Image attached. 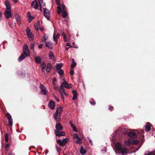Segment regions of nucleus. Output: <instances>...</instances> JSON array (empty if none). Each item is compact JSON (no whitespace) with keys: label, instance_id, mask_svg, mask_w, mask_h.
I'll return each instance as SVG.
<instances>
[{"label":"nucleus","instance_id":"f257e3e1","mask_svg":"<svg viewBox=\"0 0 155 155\" xmlns=\"http://www.w3.org/2000/svg\"><path fill=\"white\" fill-rule=\"evenodd\" d=\"M115 152L117 154L121 153L122 155H125L133 152H130L125 147H121V143L118 142L115 146Z\"/></svg>","mask_w":155,"mask_h":155},{"label":"nucleus","instance_id":"f03ea898","mask_svg":"<svg viewBox=\"0 0 155 155\" xmlns=\"http://www.w3.org/2000/svg\"><path fill=\"white\" fill-rule=\"evenodd\" d=\"M125 143L126 145H129L130 144H137L138 143V141L137 140L129 139Z\"/></svg>","mask_w":155,"mask_h":155},{"label":"nucleus","instance_id":"7ed1b4c3","mask_svg":"<svg viewBox=\"0 0 155 155\" xmlns=\"http://www.w3.org/2000/svg\"><path fill=\"white\" fill-rule=\"evenodd\" d=\"M27 35L30 40L33 41L34 39V36L30 29L27 27L26 30Z\"/></svg>","mask_w":155,"mask_h":155},{"label":"nucleus","instance_id":"20e7f679","mask_svg":"<svg viewBox=\"0 0 155 155\" xmlns=\"http://www.w3.org/2000/svg\"><path fill=\"white\" fill-rule=\"evenodd\" d=\"M73 137L74 138V140L75 142L81 144L82 143V141L79 137L78 136L77 134H73Z\"/></svg>","mask_w":155,"mask_h":155},{"label":"nucleus","instance_id":"39448f33","mask_svg":"<svg viewBox=\"0 0 155 155\" xmlns=\"http://www.w3.org/2000/svg\"><path fill=\"white\" fill-rule=\"evenodd\" d=\"M23 53L24 54L28 56L30 55V53L28 49V45H24L23 47Z\"/></svg>","mask_w":155,"mask_h":155},{"label":"nucleus","instance_id":"423d86ee","mask_svg":"<svg viewBox=\"0 0 155 155\" xmlns=\"http://www.w3.org/2000/svg\"><path fill=\"white\" fill-rule=\"evenodd\" d=\"M68 141V138H66L64 139L62 141L61 140H58L57 142L58 143L60 146H64Z\"/></svg>","mask_w":155,"mask_h":155},{"label":"nucleus","instance_id":"0eeeda50","mask_svg":"<svg viewBox=\"0 0 155 155\" xmlns=\"http://www.w3.org/2000/svg\"><path fill=\"white\" fill-rule=\"evenodd\" d=\"M124 129H123L122 127H120L115 132V134L117 135V134L119 133H122L124 132ZM112 137V140L113 142H114L115 141V136L114 135Z\"/></svg>","mask_w":155,"mask_h":155},{"label":"nucleus","instance_id":"6e6552de","mask_svg":"<svg viewBox=\"0 0 155 155\" xmlns=\"http://www.w3.org/2000/svg\"><path fill=\"white\" fill-rule=\"evenodd\" d=\"M63 87H64L67 89H69L72 87L71 84H68L67 82L62 83L60 87V89H64Z\"/></svg>","mask_w":155,"mask_h":155},{"label":"nucleus","instance_id":"1a4fd4ad","mask_svg":"<svg viewBox=\"0 0 155 155\" xmlns=\"http://www.w3.org/2000/svg\"><path fill=\"white\" fill-rule=\"evenodd\" d=\"M54 133L56 136H62L65 135V133L63 131L61 130H54Z\"/></svg>","mask_w":155,"mask_h":155},{"label":"nucleus","instance_id":"9d476101","mask_svg":"<svg viewBox=\"0 0 155 155\" xmlns=\"http://www.w3.org/2000/svg\"><path fill=\"white\" fill-rule=\"evenodd\" d=\"M59 91L62 99L64 100V97L67 96V94L65 91V90L64 89H60V88Z\"/></svg>","mask_w":155,"mask_h":155},{"label":"nucleus","instance_id":"9b49d317","mask_svg":"<svg viewBox=\"0 0 155 155\" xmlns=\"http://www.w3.org/2000/svg\"><path fill=\"white\" fill-rule=\"evenodd\" d=\"M44 14L45 17L47 19L49 20L50 18V13L49 11L47 10L46 8H44Z\"/></svg>","mask_w":155,"mask_h":155},{"label":"nucleus","instance_id":"f8f14e48","mask_svg":"<svg viewBox=\"0 0 155 155\" xmlns=\"http://www.w3.org/2000/svg\"><path fill=\"white\" fill-rule=\"evenodd\" d=\"M40 88L41 89V93L42 94L46 95L47 91L45 87L43 84H41L40 86Z\"/></svg>","mask_w":155,"mask_h":155},{"label":"nucleus","instance_id":"ddd939ff","mask_svg":"<svg viewBox=\"0 0 155 155\" xmlns=\"http://www.w3.org/2000/svg\"><path fill=\"white\" fill-rule=\"evenodd\" d=\"M15 16L17 21L18 25H20L21 24V19L20 16L17 13H15Z\"/></svg>","mask_w":155,"mask_h":155},{"label":"nucleus","instance_id":"4468645a","mask_svg":"<svg viewBox=\"0 0 155 155\" xmlns=\"http://www.w3.org/2000/svg\"><path fill=\"white\" fill-rule=\"evenodd\" d=\"M48 107L51 109H54L55 107V104L54 102L51 100L49 101L48 103Z\"/></svg>","mask_w":155,"mask_h":155},{"label":"nucleus","instance_id":"2eb2a0df","mask_svg":"<svg viewBox=\"0 0 155 155\" xmlns=\"http://www.w3.org/2000/svg\"><path fill=\"white\" fill-rule=\"evenodd\" d=\"M54 118L55 120L56 121V122H60L61 120L60 116L58 114H56V113H54L53 114Z\"/></svg>","mask_w":155,"mask_h":155},{"label":"nucleus","instance_id":"dca6fc26","mask_svg":"<svg viewBox=\"0 0 155 155\" xmlns=\"http://www.w3.org/2000/svg\"><path fill=\"white\" fill-rule=\"evenodd\" d=\"M128 136L130 137L135 138L137 137L136 134L134 132L130 131L127 134Z\"/></svg>","mask_w":155,"mask_h":155},{"label":"nucleus","instance_id":"f3484780","mask_svg":"<svg viewBox=\"0 0 155 155\" xmlns=\"http://www.w3.org/2000/svg\"><path fill=\"white\" fill-rule=\"evenodd\" d=\"M56 130H61L63 129V127L60 123H57L55 125Z\"/></svg>","mask_w":155,"mask_h":155},{"label":"nucleus","instance_id":"a211bd4d","mask_svg":"<svg viewBox=\"0 0 155 155\" xmlns=\"http://www.w3.org/2000/svg\"><path fill=\"white\" fill-rule=\"evenodd\" d=\"M5 15L6 18H10L11 16L10 10H6L4 13Z\"/></svg>","mask_w":155,"mask_h":155},{"label":"nucleus","instance_id":"6ab92c4d","mask_svg":"<svg viewBox=\"0 0 155 155\" xmlns=\"http://www.w3.org/2000/svg\"><path fill=\"white\" fill-rule=\"evenodd\" d=\"M5 4L6 8V10H10L11 8V5L9 2L6 0L5 2Z\"/></svg>","mask_w":155,"mask_h":155},{"label":"nucleus","instance_id":"aec40b11","mask_svg":"<svg viewBox=\"0 0 155 155\" xmlns=\"http://www.w3.org/2000/svg\"><path fill=\"white\" fill-rule=\"evenodd\" d=\"M63 110V108L62 107H60L58 108L56 110L55 113L58 114L59 115L61 116L62 114V112Z\"/></svg>","mask_w":155,"mask_h":155},{"label":"nucleus","instance_id":"412c9836","mask_svg":"<svg viewBox=\"0 0 155 155\" xmlns=\"http://www.w3.org/2000/svg\"><path fill=\"white\" fill-rule=\"evenodd\" d=\"M45 46L49 49H51L52 48V43L50 41L46 42L45 44Z\"/></svg>","mask_w":155,"mask_h":155},{"label":"nucleus","instance_id":"4be33fe9","mask_svg":"<svg viewBox=\"0 0 155 155\" xmlns=\"http://www.w3.org/2000/svg\"><path fill=\"white\" fill-rule=\"evenodd\" d=\"M60 35L58 33L55 36L54 33L53 35V41L56 42V44L57 43V41Z\"/></svg>","mask_w":155,"mask_h":155},{"label":"nucleus","instance_id":"5701e85b","mask_svg":"<svg viewBox=\"0 0 155 155\" xmlns=\"http://www.w3.org/2000/svg\"><path fill=\"white\" fill-rule=\"evenodd\" d=\"M7 117L9 124L11 126H12L13 125V121L11 116L9 115L7 116Z\"/></svg>","mask_w":155,"mask_h":155},{"label":"nucleus","instance_id":"b1692460","mask_svg":"<svg viewBox=\"0 0 155 155\" xmlns=\"http://www.w3.org/2000/svg\"><path fill=\"white\" fill-rule=\"evenodd\" d=\"M145 130L146 131L148 132L149 131V130L150 129V124L149 122H147L146 125L145 126Z\"/></svg>","mask_w":155,"mask_h":155},{"label":"nucleus","instance_id":"393cba45","mask_svg":"<svg viewBox=\"0 0 155 155\" xmlns=\"http://www.w3.org/2000/svg\"><path fill=\"white\" fill-rule=\"evenodd\" d=\"M72 93L73 94V97L72 98V100H74L76 99L77 98L78 94L76 90H73L72 91Z\"/></svg>","mask_w":155,"mask_h":155},{"label":"nucleus","instance_id":"a878e982","mask_svg":"<svg viewBox=\"0 0 155 155\" xmlns=\"http://www.w3.org/2000/svg\"><path fill=\"white\" fill-rule=\"evenodd\" d=\"M40 26V21H38L34 25L35 29L36 31H38V27Z\"/></svg>","mask_w":155,"mask_h":155},{"label":"nucleus","instance_id":"bb28decb","mask_svg":"<svg viewBox=\"0 0 155 155\" xmlns=\"http://www.w3.org/2000/svg\"><path fill=\"white\" fill-rule=\"evenodd\" d=\"M26 56H27L22 53L19 57L18 60L19 61H21L25 58Z\"/></svg>","mask_w":155,"mask_h":155},{"label":"nucleus","instance_id":"cd10ccee","mask_svg":"<svg viewBox=\"0 0 155 155\" xmlns=\"http://www.w3.org/2000/svg\"><path fill=\"white\" fill-rule=\"evenodd\" d=\"M35 62L38 64L41 63V59L40 57H36L35 58Z\"/></svg>","mask_w":155,"mask_h":155},{"label":"nucleus","instance_id":"c85d7f7f","mask_svg":"<svg viewBox=\"0 0 155 155\" xmlns=\"http://www.w3.org/2000/svg\"><path fill=\"white\" fill-rule=\"evenodd\" d=\"M51 67L52 66L51 64L50 63L48 64L46 69L47 72H49L51 71Z\"/></svg>","mask_w":155,"mask_h":155},{"label":"nucleus","instance_id":"c756f323","mask_svg":"<svg viewBox=\"0 0 155 155\" xmlns=\"http://www.w3.org/2000/svg\"><path fill=\"white\" fill-rule=\"evenodd\" d=\"M49 57L50 59H52L53 60H54V57L53 55V52L52 51H51L49 52Z\"/></svg>","mask_w":155,"mask_h":155},{"label":"nucleus","instance_id":"7c9ffc66","mask_svg":"<svg viewBox=\"0 0 155 155\" xmlns=\"http://www.w3.org/2000/svg\"><path fill=\"white\" fill-rule=\"evenodd\" d=\"M80 152L81 154L84 155L86 153V150L84 148V147L82 146H81Z\"/></svg>","mask_w":155,"mask_h":155},{"label":"nucleus","instance_id":"2f4dec72","mask_svg":"<svg viewBox=\"0 0 155 155\" xmlns=\"http://www.w3.org/2000/svg\"><path fill=\"white\" fill-rule=\"evenodd\" d=\"M62 66V64H57L56 66V69L58 71L59 70H61V68Z\"/></svg>","mask_w":155,"mask_h":155},{"label":"nucleus","instance_id":"473e14b6","mask_svg":"<svg viewBox=\"0 0 155 155\" xmlns=\"http://www.w3.org/2000/svg\"><path fill=\"white\" fill-rule=\"evenodd\" d=\"M72 64L71 65V68L72 69L74 68L76 65V63L75 62V61L74 59H72Z\"/></svg>","mask_w":155,"mask_h":155},{"label":"nucleus","instance_id":"72a5a7b5","mask_svg":"<svg viewBox=\"0 0 155 155\" xmlns=\"http://www.w3.org/2000/svg\"><path fill=\"white\" fill-rule=\"evenodd\" d=\"M67 16V13L66 11H63L62 12L61 16L63 18L66 17Z\"/></svg>","mask_w":155,"mask_h":155},{"label":"nucleus","instance_id":"f704fd0d","mask_svg":"<svg viewBox=\"0 0 155 155\" xmlns=\"http://www.w3.org/2000/svg\"><path fill=\"white\" fill-rule=\"evenodd\" d=\"M39 2V5H43L44 6H45V3L44 2V1L43 0H39L38 1Z\"/></svg>","mask_w":155,"mask_h":155},{"label":"nucleus","instance_id":"c9c22d12","mask_svg":"<svg viewBox=\"0 0 155 155\" xmlns=\"http://www.w3.org/2000/svg\"><path fill=\"white\" fill-rule=\"evenodd\" d=\"M28 21H29V23H30L31 21L34 18V17H33L32 16H30L29 17H28Z\"/></svg>","mask_w":155,"mask_h":155},{"label":"nucleus","instance_id":"e433bc0d","mask_svg":"<svg viewBox=\"0 0 155 155\" xmlns=\"http://www.w3.org/2000/svg\"><path fill=\"white\" fill-rule=\"evenodd\" d=\"M57 9H58V11H57V13L58 14H60L61 12V6H58L57 7Z\"/></svg>","mask_w":155,"mask_h":155},{"label":"nucleus","instance_id":"4c0bfd02","mask_svg":"<svg viewBox=\"0 0 155 155\" xmlns=\"http://www.w3.org/2000/svg\"><path fill=\"white\" fill-rule=\"evenodd\" d=\"M43 38L44 39V41L45 42L48 39V37L47 35H46V34H45L43 36Z\"/></svg>","mask_w":155,"mask_h":155},{"label":"nucleus","instance_id":"58836bf2","mask_svg":"<svg viewBox=\"0 0 155 155\" xmlns=\"http://www.w3.org/2000/svg\"><path fill=\"white\" fill-rule=\"evenodd\" d=\"M58 73L61 75H62L64 74V71L63 70H62L61 69L59 70L58 71Z\"/></svg>","mask_w":155,"mask_h":155},{"label":"nucleus","instance_id":"ea45409f","mask_svg":"<svg viewBox=\"0 0 155 155\" xmlns=\"http://www.w3.org/2000/svg\"><path fill=\"white\" fill-rule=\"evenodd\" d=\"M38 1L36 3V4L35 6H34V8L35 9H38Z\"/></svg>","mask_w":155,"mask_h":155},{"label":"nucleus","instance_id":"a19ab883","mask_svg":"<svg viewBox=\"0 0 155 155\" xmlns=\"http://www.w3.org/2000/svg\"><path fill=\"white\" fill-rule=\"evenodd\" d=\"M5 139L6 142H7L8 140V135L7 134H6L5 135Z\"/></svg>","mask_w":155,"mask_h":155},{"label":"nucleus","instance_id":"79ce46f5","mask_svg":"<svg viewBox=\"0 0 155 155\" xmlns=\"http://www.w3.org/2000/svg\"><path fill=\"white\" fill-rule=\"evenodd\" d=\"M61 8H62V11H66L65 6L64 4L62 5L61 6Z\"/></svg>","mask_w":155,"mask_h":155},{"label":"nucleus","instance_id":"37998d69","mask_svg":"<svg viewBox=\"0 0 155 155\" xmlns=\"http://www.w3.org/2000/svg\"><path fill=\"white\" fill-rule=\"evenodd\" d=\"M41 66L42 68H45L46 64L44 62H42L41 63Z\"/></svg>","mask_w":155,"mask_h":155},{"label":"nucleus","instance_id":"c03bdc74","mask_svg":"<svg viewBox=\"0 0 155 155\" xmlns=\"http://www.w3.org/2000/svg\"><path fill=\"white\" fill-rule=\"evenodd\" d=\"M35 45L34 43H31L30 45V48L31 50H34Z\"/></svg>","mask_w":155,"mask_h":155},{"label":"nucleus","instance_id":"a18cd8bd","mask_svg":"<svg viewBox=\"0 0 155 155\" xmlns=\"http://www.w3.org/2000/svg\"><path fill=\"white\" fill-rule=\"evenodd\" d=\"M37 0H35L33 1H32L31 4V6H33L37 2Z\"/></svg>","mask_w":155,"mask_h":155},{"label":"nucleus","instance_id":"49530a36","mask_svg":"<svg viewBox=\"0 0 155 155\" xmlns=\"http://www.w3.org/2000/svg\"><path fill=\"white\" fill-rule=\"evenodd\" d=\"M10 27H11L12 28H13L14 27V25L13 23H8Z\"/></svg>","mask_w":155,"mask_h":155},{"label":"nucleus","instance_id":"de8ad7c7","mask_svg":"<svg viewBox=\"0 0 155 155\" xmlns=\"http://www.w3.org/2000/svg\"><path fill=\"white\" fill-rule=\"evenodd\" d=\"M9 147V144H6L5 146V150L7 151L8 150V148Z\"/></svg>","mask_w":155,"mask_h":155},{"label":"nucleus","instance_id":"09e8293b","mask_svg":"<svg viewBox=\"0 0 155 155\" xmlns=\"http://www.w3.org/2000/svg\"><path fill=\"white\" fill-rule=\"evenodd\" d=\"M64 36H63L64 39V41H66L67 42L68 41L67 39L66 38V35L64 34Z\"/></svg>","mask_w":155,"mask_h":155},{"label":"nucleus","instance_id":"8fccbe9b","mask_svg":"<svg viewBox=\"0 0 155 155\" xmlns=\"http://www.w3.org/2000/svg\"><path fill=\"white\" fill-rule=\"evenodd\" d=\"M56 149L57 151L58 152H59L61 150V148L60 147L57 146L56 147Z\"/></svg>","mask_w":155,"mask_h":155},{"label":"nucleus","instance_id":"3c124183","mask_svg":"<svg viewBox=\"0 0 155 155\" xmlns=\"http://www.w3.org/2000/svg\"><path fill=\"white\" fill-rule=\"evenodd\" d=\"M70 74L71 75H73L74 74V71L73 70H71L70 71Z\"/></svg>","mask_w":155,"mask_h":155},{"label":"nucleus","instance_id":"603ef678","mask_svg":"<svg viewBox=\"0 0 155 155\" xmlns=\"http://www.w3.org/2000/svg\"><path fill=\"white\" fill-rule=\"evenodd\" d=\"M54 98L56 100V101L58 102H59V99H58V98L57 97L55 96L54 95Z\"/></svg>","mask_w":155,"mask_h":155},{"label":"nucleus","instance_id":"864d4df0","mask_svg":"<svg viewBox=\"0 0 155 155\" xmlns=\"http://www.w3.org/2000/svg\"><path fill=\"white\" fill-rule=\"evenodd\" d=\"M87 138L89 140V142L90 143L91 145H93V143L92 140L90 139V138L88 137Z\"/></svg>","mask_w":155,"mask_h":155},{"label":"nucleus","instance_id":"5fc2aeb1","mask_svg":"<svg viewBox=\"0 0 155 155\" xmlns=\"http://www.w3.org/2000/svg\"><path fill=\"white\" fill-rule=\"evenodd\" d=\"M56 3L58 5H60V0H56Z\"/></svg>","mask_w":155,"mask_h":155},{"label":"nucleus","instance_id":"6e6d98bb","mask_svg":"<svg viewBox=\"0 0 155 155\" xmlns=\"http://www.w3.org/2000/svg\"><path fill=\"white\" fill-rule=\"evenodd\" d=\"M43 45L42 44H41L39 45L38 46V48H42Z\"/></svg>","mask_w":155,"mask_h":155},{"label":"nucleus","instance_id":"4d7b16f0","mask_svg":"<svg viewBox=\"0 0 155 155\" xmlns=\"http://www.w3.org/2000/svg\"><path fill=\"white\" fill-rule=\"evenodd\" d=\"M31 16V15L30 13L29 12H28L27 13V16H28V17H29Z\"/></svg>","mask_w":155,"mask_h":155},{"label":"nucleus","instance_id":"13d9d810","mask_svg":"<svg viewBox=\"0 0 155 155\" xmlns=\"http://www.w3.org/2000/svg\"><path fill=\"white\" fill-rule=\"evenodd\" d=\"M57 80L56 78H54L52 79V82H55Z\"/></svg>","mask_w":155,"mask_h":155},{"label":"nucleus","instance_id":"bf43d9fd","mask_svg":"<svg viewBox=\"0 0 155 155\" xmlns=\"http://www.w3.org/2000/svg\"><path fill=\"white\" fill-rule=\"evenodd\" d=\"M70 125L72 127H74V124L71 123V121H70Z\"/></svg>","mask_w":155,"mask_h":155},{"label":"nucleus","instance_id":"052dcab7","mask_svg":"<svg viewBox=\"0 0 155 155\" xmlns=\"http://www.w3.org/2000/svg\"><path fill=\"white\" fill-rule=\"evenodd\" d=\"M90 103L92 105H94L95 104V102L94 101H92Z\"/></svg>","mask_w":155,"mask_h":155},{"label":"nucleus","instance_id":"680f3d73","mask_svg":"<svg viewBox=\"0 0 155 155\" xmlns=\"http://www.w3.org/2000/svg\"><path fill=\"white\" fill-rule=\"evenodd\" d=\"M45 68H42L41 71L42 72L44 73L45 72Z\"/></svg>","mask_w":155,"mask_h":155},{"label":"nucleus","instance_id":"e2e57ef3","mask_svg":"<svg viewBox=\"0 0 155 155\" xmlns=\"http://www.w3.org/2000/svg\"><path fill=\"white\" fill-rule=\"evenodd\" d=\"M40 5V10L41 11V12H42V7H41V5Z\"/></svg>","mask_w":155,"mask_h":155},{"label":"nucleus","instance_id":"0e129e2a","mask_svg":"<svg viewBox=\"0 0 155 155\" xmlns=\"http://www.w3.org/2000/svg\"><path fill=\"white\" fill-rule=\"evenodd\" d=\"M72 128H73V129L76 132H77V130H76V128H75V127H73Z\"/></svg>","mask_w":155,"mask_h":155},{"label":"nucleus","instance_id":"69168bd1","mask_svg":"<svg viewBox=\"0 0 155 155\" xmlns=\"http://www.w3.org/2000/svg\"><path fill=\"white\" fill-rule=\"evenodd\" d=\"M40 29L41 30H44V28L43 27H41L40 28Z\"/></svg>","mask_w":155,"mask_h":155},{"label":"nucleus","instance_id":"338daca9","mask_svg":"<svg viewBox=\"0 0 155 155\" xmlns=\"http://www.w3.org/2000/svg\"><path fill=\"white\" fill-rule=\"evenodd\" d=\"M12 0L14 1V2L15 3H17V2H18V0Z\"/></svg>","mask_w":155,"mask_h":155},{"label":"nucleus","instance_id":"774afa93","mask_svg":"<svg viewBox=\"0 0 155 155\" xmlns=\"http://www.w3.org/2000/svg\"><path fill=\"white\" fill-rule=\"evenodd\" d=\"M63 82L62 83H65L67 82L66 81L64 78H63Z\"/></svg>","mask_w":155,"mask_h":155}]
</instances>
